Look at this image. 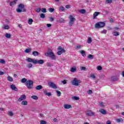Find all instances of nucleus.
I'll return each mask as SVG.
<instances>
[{
    "label": "nucleus",
    "instance_id": "obj_1",
    "mask_svg": "<svg viewBox=\"0 0 124 124\" xmlns=\"http://www.w3.org/2000/svg\"><path fill=\"white\" fill-rule=\"evenodd\" d=\"M17 13H21V12H26L27 9H25V5L22 3H20L18 5V8L16 10Z\"/></svg>",
    "mask_w": 124,
    "mask_h": 124
},
{
    "label": "nucleus",
    "instance_id": "obj_2",
    "mask_svg": "<svg viewBox=\"0 0 124 124\" xmlns=\"http://www.w3.org/2000/svg\"><path fill=\"white\" fill-rule=\"evenodd\" d=\"M26 85L29 90H31L32 89V86H33V81L31 80H28L26 82Z\"/></svg>",
    "mask_w": 124,
    "mask_h": 124
},
{
    "label": "nucleus",
    "instance_id": "obj_3",
    "mask_svg": "<svg viewBox=\"0 0 124 124\" xmlns=\"http://www.w3.org/2000/svg\"><path fill=\"white\" fill-rule=\"evenodd\" d=\"M105 26V23L103 22H99L96 23L94 25L95 29H100V28H104Z\"/></svg>",
    "mask_w": 124,
    "mask_h": 124
},
{
    "label": "nucleus",
    "instance_id": "obj_4",
    "mask_svg": "<svg viewBox=\"0 0 124 124\" xmlns=\"http://www.w3.org/2000/svg\"><path fill=\"white\" fill-rule=\"evenodd\" d=\"M45 55L46 57L49 56L50 58L53 60L54 61L56 60V56L54 55V53L51 51L50 52H47L45 54Z\"/></svg>",
    "mask_w": 124,
    "mask_h": 124
},
{
    "label": "nucleus",
    "instance_id": "obj_5",
    "mask_svg": "<svg viewBox=\"0 0 124 124\" xmlns=\"http://www.w3.org/2000/svg\"><path fill=\"white\" fill-rule=\"evenodd\" d=\"M69 18L70 19L69 26V27H72L73 25L74 24V22L76 21V18L73 17V16L71 15H70Z\"/></svg>",
    "mask_w": 124,
    "mask_h": 124
},
{
    "label": "nucleus",
    "instance_id": "obj_6",
    "mask_svg": "<svg viewBox=\"0 0 124 124\" xmlns=\"http://www.w3.org/2000/svg\"><path fill=\"white\" fill-rule=\"evenodd\" d=\"M79 83L80 82L78 81L77 78H74V80L72 81V85L73 86H79Z\"/></svg>",
    "mask_w": 124,
    "mask_h": 124
},
{
    "label": "nucleus",
    "instance_id": "obj_7",
    "mask_svg": "<svg viewBox=\"0 0 124 124\" xmlns=\"http://www.w3.org/2000/svg\"><path fill=\"white\" fill-rule=\"evenodd\" d=\"M49 86L51 87L52 89H58V87L56 86V84L54 83L53 82H49L48 83Z\"/></svg>",
    "mask_w": 124,
    "mask_h": 124
},
{
    "label": "nucleus",
    "instance_id": "obj_8",
    "mask_svg": "<svg viewBox=\"0 0 124 124\" xmlns=\"http://www.w3.org/2000/svg\"><path fill=\"white\" fill-rule=\"evenodd\" d=\"M27 98V97L26 96V95L22 94L20 96V97L18 99V101L21 102L23 101V100H25Z\"/></svg>",
    "mask_w": 124,
    "mask_h": 124
},
{
    "label": "nucleus",
    "instance_id": "obj_9",
    "mask_svg": "<svg viewBox=\"0 0 124 124\" xmlns=\"http://www.w3.org/2000/svg\"><path fill=\"white\" fill-rule=\"evenodd\" d=\"M27 62H32V63H34L35 64L36 63V60H33V59L31 58H28L26 60Z\"/></svg>",
    "mask_w": 124,
    "mask_h": 124
},
{
    "label": "nucleus",
    "instance_id": "obj_10",
    "mask_svg": "<svg viewBox=\"0 0 124 124\" xmlns=\"http://www.w3.org/2000/svg\"><path fill=\"white\" fill-rule=\"evenodd\" d=\"M86 114L87 116H93L94 115V113L91 110H87L86 112Z\"/></svg>",
    "mask_w": 124,
    "mask_h": 124
},
{
    "label": "nucleus",
    "instance_id": "obj_11",
    "mask_svg": "<svg viewBox=\"0 0 124 124\" xmlns=\"http://www.w3.org/2000/svg\"><path fill=\"white\" fill-rule=\"evenodd\" d=\"M37 63H38L39 64H43V63H44V60H36V63H35V64H37Z\"/></svg>",
    "mask_w": 124,
    "mask_h": 124
},
{
    "label": "nucleus",
    "instance_id": "obj_12",
    "mask_svg": "<svg viewBox=\"0 0 124 124\" xmlns=\"http://www.w3.org/2000/svg\"><path fill=\"white\" fill-rule=\"evenodd\" d=\"M10 88L13 90L15 91V92H17L18 91V88L15 86V85L12 84L10 86Z\"/></svg>",
    "mask_w": 124,
    "mask_h": 124
},
{
    "label": "nucleus",
    "instance_id": "obj_13",
    "mask_svg": "<svg viewBox=\"0 0 124 124\" xmlns=\"http://www.w3.org/2000/svg\"><path fill=\"white\" fill-rule=\"evenodd\" d=\"M100 14V12H95L93 15V19H95L96 18V16H98Z\"/></svg>",
    "mask_w": 124,
    "mask_h": 124
},
{
    "label": "nucleus",
    "instance_id": "obj_14",
    "mask_svg": "<svg viewBox=\"0 0 124 124\" xmlns=\"http://www.w3.org/2000/svg\"><path fill=\"white\" fill-rule=\"evenodd\" d=\"M99 112H100V113L103 114V115H106V114H107V112H106V110H105L104 109H100Z\"/></svg>",
    "mask_w": 124,
    "mask_h": 124
},
{
    "label": "nucleus",
    "instance_id": "obj_15",
    "mask_svg": "<svg viewBox=\"0 0 124 124\" xmlns=\"http://www.w3.org/2000/svg\"><path fill=\"white\" fill-rule=\"evenodd\" d=\"M63 107L65 109H70V108H71V105H67V104H64L63 105Z\"/></svg>",
    "mask_w": 124,
    "mask_h": 124
},
{
    "label": "nucleus",
    "instance_id": "obj_16",
    "mask_svg": "<svg viewBox=\"0 0 124 124\" xmlns=\"http://www.w3.org/2000/svg\"><path fill=\"white\" fill-rule=\"evenodd\" d=\"M36 90L37 91H39L40 90H42L43 89V87H42V85H38L35 87Z\"/></svg>",
    "mask_w": 124,
    "mask_h": 124
},
{
    "label": "nucleus",
    "instance_id": "obj_17",
    "mask_svg": "<svg viewBox=\"0 0 124 124\" xmlns=\"http://www.w3.org/2000/svg\"><path fill=\"white\" fill-rule=\"evenodd\" d=\"M18 0H15L13 1L10 2V6H13V5H15L16 4V1H17Z\"/></svg>",
    "mask_w": 124,
    "mask_h": 124
},
{
    "label": "nucleus",
    "instance_id": "obj_18",
    "mask_svg": "<svg viewBox=\"0 0 124 124\" xmlns=\"http://www.w3.org/2000/svg\"><path fill=\"white\" fill-rule=\"evenodd\" d=\"M80 54H81L82 57H86V51L84 50H80L79 51Z\"/></svg>",
    "mask_w": 124,
    "mask_h": 124
},
{
    "label": "nucleus",
    "instance_id": "obj_19",
    "mask_svg": "<svg viewBox=\"0 0 124 124\" xmlns=\"http://www.w3.org/2000/svg\"><path fill=\"white\" fill-rule=\"evenodd\" d=\"M88 59H90V60H93V59L94 56L92 54H89L87 56Z\"/></svg>",
    "mask_w": 124,
    "mask_h": 124
},
{
    "label": "nucleus",
    "instance_id": "obj_20",
    "mask_svg": "<svg viewBox=\"0 0 124 124\" xmlns=\"http://www.w3.org/2000/svg\"><path fill=\"white\" fill-rule=\"evenodd\" d=\"M111 80L112 81H118L119 80V78H118L117 77H111Z\"/></svg>",
    "mask_w": 124,
    "mask_h": 124
},
{
    "label": "nucleus",
    "instance_id": "obj_21",
    "mask_svg": "<svg viewBox=\"0 0 124 124\" xmlns=\"http://www.w3.org/2000/svg\"><path fill=\"white\" fill-rule=\"evenodd\" d=\"M117 123H121L124 122V119L123 118H118L116 120Z\"/></svg>",
    "mask_w": 124,
    "mask_h": 124
},
{
    "label": "nucleus",
    "instance_id": "obj_22",
    "mask_svg": "<svg viewBox=\"0 0 124 124\" xmlns=\"http://www.w3.org/2000/svg\"><path fill=\"white\" fill-rule=\"evenodd\" d=\"M59 23H64L65 22V19H63L62 18H60L59 19Z\"/></svg>",
    "mask_w": 124,
    "mask_h": 124
},
{
    "label": "nucleus",
    "instance_id": "obj_23",
    "mask_svg": "<svg viewBox=\"0 0 124 124\" xmlns=\"http://www.w3.org/2000/svg\"><path fill=\"white\" fill-rule=\"evenodd\" d=\"M32 55H33L34 56H38L39 55V53H38L37 51H34L32 52Z\"/></svg>",
    "mask_w": 124,
    "mask_h": 124
},
{
    "label": "nucleus",
    "instance_id": "obj_24",
    "mask_svg": "<svg viewBox=\"0 0 124 124\" xmlns=\"http://www.w3.org/2000/svg\"><path fill=\"white\" fill-rule=\"evenodd\" d=\"M80 13L82 14H85L86 13V10L85 9H81L78 11Z\"/></svg>",
    "mask_w": 124,
    "mask_h": 124
},
{
    "label": "nucleus",
    "instance_id": "obj_25",
    "mask_svg": "<svg viewBox=\"0 0 124 124\" xmlns=\"http://www.w3.org/2000/svg\"><path fill=\"white\" fill-rule=\"evenodd\" d=\"M7 80H8V81H9L10 82H13V78L10 76H8L7 77Z\"/></svg>",
    "mask_w": 124,
    "mask_h": 124
},
{
    "label": "nucleus",
    "instance_id": "obj_26",
    "mask_svg": "<svg viewBox=\"0 0 124 124\" xmlns=\"http://www.w3.org/2000/svg\"><path fill=\"white\" fill-rule=\"evenodd\" d=\"M5 37L6 38H11V34H9V33H6L5 35Z\"/></svg>",
    "mask_w": 124,
    "mask_h": 124
},
{
    "label": "nucleus",
    "instance_id": "obj_27",
    "mask_svg": "<svg viewBox=\"0 0 124 124\" xmlns=\"http://www.w3.org/2000/svg\"><path fill=\"white\" fill-rule=\"evenodd\" d=\"M31 98H32L33 99H34L35 100H38V97H37V96L36 95H32L31 96Z\"/></svg>",
    "mask_w": 124,
    "mask_h": 124
},
{
    "label": "nucleus",
    "instance_id": "obj_28",
    "mask_svg": "<svg viewBox=\"0 0 124 124\" xmlns=\"http://www.w3.org/2000/svg\"><path fill=\"white\" fill-rule=\"evenodd\" d=\"M31 48H28L27 49H26L25 50V53H30V52H31Z\"/></svg>",
    "mask_w": 124,
    "mask_h": 124
},
{
    "label": "nucleus",
    "instance_id": "obj_29",
    "mask_svg": "<svg viewBox=\"0 0 124 124\" xmlns=\"http://www.w3.org/2000/svg\"><path fill=\"white\" fill-rule=\"evenodd\" d=\"M70 71L71 72L74 73L76 71V67H72L70 69Z\"/></svg>",
    "mask_w": 124,
    "mask_h": 124
},
{
    "label": "nucleus",
    "instance_id": "obj_30",
    "mask_svg": "<svg viewBox=\"0 0 124 124\" xmlns=\"http://www.w3.org/2000/svg\"><path fill=\"white\" fill-rule=\"evenodd\" d=\"M59 10H60V11H64V10H65V8L63 7V6H60L59 8Z\"/></svg>",
    "mask_w": 124,
    "mask_h": 124
},
{
    "label": "nucleus",
    "instance_id": "obj_31",
    "mask_svg": "<svg viewBox=\"0 0 124 124\" xmlns=\"http://www.w3.org/2000/svg\"><path fill=\"white\" fill-rule=\"evenodd\" d=\"M22 105H28V101L25 100L21 102Z\"/></svg>",
    "mask_w": 124,
    "mask_h": 124
},
{
    "label": "nucleus",
    "instance_id": "obj_32",
    "mask_svg": "<svg viewBox=\"0 0 124 124\" xmlns=\"http://www.w3.org/2000/svg\"><path fill=\"white\" fill-rule=\"evenodd\" d=\"M27 81L26 78H23L20 80V82H21V83H27Z\"/></svg>",
    "mask_w": 124,
    "mask_h": 124
},
{
    "label": "nucleus",
    "instance_id": "obj_33",
    "mask_svg": "<svg viewBox=\"0 0 124 124\" xmlns=\"http://www.w3.org/2000/svg\"><path fill=\"white\" fill-rule=\"evenodd\" d=\"M113 34L114 36H118V35H120V33L118 31H115L113 33Z\"/></svg>",
    "mask_w": 124,
    "mask_h": 124
},
{
    "label": "nucleus",
    "instance_id": "obj_34",
    "mask_svg": "<svg viewBox=\"0 0 124 124\" xmlns=\"http://www.w3.org/2000/svg\"><path fill=\"white\" fill-rule=\"evenodd\" d=\"M32 22H33V20L31 18H30L28 20V23L29 25H31V24H32Z\"/></svg>",
    "mask_w": 124,
    "mask_h": 124
},
{
    "label": "nucleus",
    "instance_id": "obj_35",
    "mask_svg": "<svg viewBox=\"0 0 124 124\" xmlns=\"http://www.w3.org/2000/svg\"><path fill=\"white\" fill-rule=\"evenodd\" d=\"M40 18H42V19H44L45 18V15L43 13H42L40 15Z\"/></svg>",
    "mask_w": 124,
    "mask_h": 124
},
{
    "label": "nucleus",
    "instance_id": "obj_36",
    "mask_svg": "<svg viewBox=\"0 0 124 124\" xmlns=\"http://www.w3.org/2000/svg\"><path fill=\"white\" fill-rule=\"evenodd\" d=\"M56 93H57V96H61V94H62V93H61V92L58 90H56Z\"/></svg>",
    "mask_w": 124,
    "mask_h": 124
},
{
    "label": "nucleus",
    "instance_id": "obj_37",
    "mask_svg": "<svg viewBox=\"0 0 124 124\" xmlns=\"http://www.w3.org/2000/svg\"><path fill=\"white\" fill-rule=\"evenodd\" d=\"M41 11L43 13H46L47 11H46V8H43L41 9Z\"/></svg>",
    "mask_w": 124,
    "mask_h": 124
},
{
    "label": "nucleus",
    "instance_id": "obj_38",
    "mask_svg": "<svg viewBox=\"0 0 124 124\" xmlns=\"http://www.w3.org/2000/svg\"><path fill=\"white\" fill-rule=\"evenodd\" d=\"M72 99H74V100H79V97L77 96L72 97Z\"/></svg>",
    "mask_w": 124,
    "mask_h": 124
},
{
    "label": "nucleus",
    "instance_id": "obj_39",
    "mask_svg": "<svg viewBox=\"0 0 124 124\" xmlns=\"http://www.w3.org/2000/svg\"><path fill=\"white\" fill-rule=\"evenodd\" d=\"M8 115H9V116H10L11 117H12L13 116H14V114L13 112H12V111H9Z\"/></svg>",
    "mask_w": 124,
    "mask_h": 124
},
{
    "label": "nucleus",
    "instance_id": "obj_40",
    "mask_svg": "<svg viewBox=\"0 0 124 124\" xmlns=\"http://www.w3.org/2000/svg\"><path fill=\"white\" fill-rule=\"evenodd\" d=\"M3 29H4V30H9V26H8V25H5L4 26Z\"/></svg>",
    "mask_w": 124,
    "mask_h": 124
},
{
    "label": "nucleus",
    "instance_id": "obj_41",
    "mask_svg": "<svg viewBox=\"0 0 124 124\" xmlns=\"http://www.w3.org/2000/svg\"><path fill=\"white\" fill-rule=\"evenodd\" d=\"M48 11H49V12L53 13V11H55V9L52 8H50L49 9H48Z\"/></svg>",
    "mask_w": 124,
    "mask_h": 124
},
{
    "label": "nucleus",
    "instance_id": "obj_42",
    "mask_svg": "<svg viewBox=\"0 0 124 124\" xmlns=\"http://www.w3.org/2000/svg\"><path fill=\"white\" fill-rule=\"evenodd\" d=\"M93 41L92 40V38H91V37H89V38H88V40H87V42H88V43H92V42Z\"/></svg>",
    "mask_w": 124,
    "mask_h": 124
},
{
    "label": "nucleus",
    "instance_id": "obj_43",
    "mask_svg": "<svg viewBox=\"0 0 124 124\" xmlns=\"http://www.w3.org/2000/svg\"><path fill=\"white\" fill-rule=\"evenodd\" d=\"M46 65H47V67H52V66H53V65H52V64H51V63H47Z\"/></svg>",
    "mask_w": 124,
    "mask_h": 124
},
{
    "label": "nucleus",
    "instance_id": "obj_44",
    "mask_svg": "<svg viewBox=\"0 0 124 124\" xmlns=\"http://www.w3.org/2000/svg\"><path fill=\"white\" fill-rule=\"evenodd\" d=\"M28 68H31L32 67V65L31 63H29L27 65Z\"/></svg>",
    "mask_w": 124,
    "mask_h": 124
},
{
    "label": "nucleus",
    "instance_id": "obj_45",
    "mask_svg": "<svg viewBox=\"0 0 124 124\" xmlns=\"http://www.w3.org/2000/svg\"><path fill=\"white\" fill-rule=\"evenodd\" d=\"M41 11V9L40 8H37L36 10V12L39 13V12H40Z\"/></svg>",
    "mask_w": 124,
    "mask_h": 124
},
{
    "label": "nucleus",
    "instance_id": "obj_46",
    "mask_svg": "<svg viewBox=\"0 0 124 124\" xmlns=\"http://www.w3.org/2000/svg\"><path fill=\"white\" fill-rule=\"evenodd\" d=\"M76 48L78 49H81V48H82V46L80 45H78L76 46Z\"/></svg>",
    "mask_w": 124,
    "mask_h": 124
},
{
    "label": "nucleus",
    "instance_id": "obj_47",
    "mask_svg": "<svg viewBox=\"0 0 124 124\" xmlns=\"http://www.w3.org/2000/svg\"><path fill=\"white\" fill-rule=\"evenodd\" d=\"M87 93L88 94H92V93H93V91L89 90L87 91Z\"/></svg>",
    "mask_w": 124,
    "mask_h": 124
},
{
    "label": "nucleus",
    "instance_id": "obj_48",
    "mask_svg": "<svg viewBox=\"0 0 124 124\" xmlns=\"http://www.w3.org/2000/svg\"><path fill=\"white\" fill-rule=\"evenodd\" d=\"M106 3H112V0H106Z\"/></svg>",
    "mask_w": 124,
    "mask_h": 124
},
{
    "label": "nucleus",
    "instance_id": "obj_49",
    "mask_svg": "<svg viewBox=\"0 0 124 124\" xmlns=\"http://www.w3.org/2000/svg\"><path fill=\"white\" fill-rule=\"evenodd\" d=\"M86 69H87V68H86L85 67L82 66V67H80V70L81 71H83V70L85 71V70H86Z\"/></svg>",
    "mask_w": 124,
    "mask_h": 124
},
{
    "label": "nucleus",
    "instance_id": "obj_50",
    "mask_svg": "<svg viewBox=\"0 0 124 124\" xmlns=\"http://www.w3.org/2000/svg\"><path fill=\"white\" fill-rule=\"evenodd\" d=\"M99 105L100 107H104V104H103V103L102 102L99 103Z\"/></svg>",
    "mask_w": 124,
    "mask_h": 124
},
{
    "label": "nucleus",
    "instance_id": "obj_51",
    "mask_svg": "<svg viewBox=\"0 0 124 124\" xmlns=\"http://www.w3.org/2000/svg\"><path fill=\"white\" fill-rule=\"evenodd\" d=\"M90 77L91 78H93V79H94V78H95V76L94 75V74H92L90 75Z\"/></svg>",
    "mask_w": 124,
    "mask_h": 124
},
{
    "label": "nucleus",
    "instance_id": "obj_52",
    "mask_svg": "<svg viewBox=\"0 0 124 124\" xmlns=\"http://www.w3.org/2000/svg\"><path fill=\"white\" fill-rule=\"evenodd\" d=\"M97 69V70H101L102 69V67H101V66H98Z\"/></svg>",
    "mask_w": 124,
    "mask_h": 124
},
{
    "label": "nucleus",
    "instance_id": "obj_53",
    "mask_svg": "<svg viewBox=\"0 0 124 124\" xmlns=\"http://www.w3.org/2000/svg\"><path fill=\"white\" fill-rule=\"evenodd\" d=\"M0 63L4 64V63H5V61H4V60L1 59V60H0Z\"/></svg>",
    "mask_w": 124,
    "mask_h": 124
},
{
    "label": "nucleus",
    "instance_id": "obj_54",
    "mask_svg": "<svg viewBox=\"0 0 124 124\" xmlns=\"http://www.w3.org/2000/svg\"><path fill=\"white\" fill-rule=\"evenodd\" d=\"M45 95H47V96H51V95H52V94L51 93H46Z\"/></svg>",
    "mask_w": 124,
    "mask_h": 124
},
{
    "label": "nucleus",
    "instance_id": "obj_55",
    "mask_svg": "<svg viewBox=\"0 0 124 124\" xmlns=\"http://www.w3.org/2000/svg\"><path fill=\"white\" fill-rule=\"evenodd\" d=\"M40 124H46V121L42 120L40 122Z\"/></svg>",
    "mask_w": 124,
    "mask_h": 124
},
{
    "label": "nucleus",
    "instance_id": "obj_56",
    "mask_svg": "<svg viewBox=\"0 0 124 124\" xmlns=\"http://www.w3.org/2000/svg\"><path fill=\"white\" fill-rule=\"evenodd\" d=\"M107 32V31H106V30L101 31V33H104L105 34H106Z\"/></svg>",
    "mask_w": 124,
    "mask_h": 124
},
{
    "label": "nucleus",
    "instance_id": "obj_57",
    "mask_svg": "<svg viewBox=\"0 0 124 124\" xmlns=\"http://www.w3.org/2000/svg\"><path fill=\"white\" fill-rule=\"evenodd\" d=\"M46 27L47 28H51V27H52V24H46Z\"/></svg>",
    "mask_w": 124,
    "mask_h": 124
},
{
    "label": "nucleus",
    "instance_id": "obj_58",
    "mask_svg": "<svg viewBox=\"0 0 124 124\" xmlns=\"http://www.w3.org/2000/svg\"><path fill=\"white\" fill-rule=\"evenodd\" d=\"M62 54V53L61 51L57 52V55H58V56H61Z\"/></svg>",
    "mask_w": 124,
    "mask_h": 124
},
{
    "label": "nucleus",
    "instance_id": "obj_59",
    "mask_svg": "<svg viewBox=\"0 0 124 124\" xmlns=\"http://www.w3.org/2000/svg\"><path fill=\"white\" fill-rule=\"evenodd\" d=\"M65 8L67 9H69V8H70V5H66L65 6Z\"/></svg>",
    "mask_w": 124,
    "mask_h": 124
},
{
    "label": "nucleus",
    "instance_id": "obj_60",
    "mask_svg": "<svg viewBox=\"0 0 124 124\" xmlns=\"http://www.w3.org/2000/svg\"><path fill=\"white\" fill-rule=\"evenodd\" d=\"M43 92L46 95V93H47V90H46V89H43Z\"/></svg>",
    "mask_w": 124,
    "mask_h": 124
},
{
    "label": "nucleus",
    "instance_id": "obj_61",
    "mask_svg": "<svg viewBox=\"0 0 124 124\" xmlns=\"http://www.w3.org/2000/svg\"><path fill=\"white\" fill-rule=\"evenodd\" d=\"M61 83H62V84H66V80H62L61 81Z\"/></svg>",
    "mask_w": 124,
    "mask_h": 124
},
{
    "label": "nucleus",
    "instance_id": "obj_62",
    "mask_svg": "<svg viewBox=\"0 0 124 124\" xmlns=\"http://www.w3.org/2000/svg\"><path fill=\"white\" fill-rule=\"evenodd\" d=\"M60 51L62 52V53H65V50H64V49L63 48H62V49H61Z\"/></svg>",
    "mask_w": 124,
    "mask_h": 124
},
{
    "label": "nucleus",
    "instance_id": "obj_63",
    "mask_svg": "<svg viewBox=\"0 0 124 124\" xmlns=\"http://www.w3.org/2000/svg\"><path fill=\"white\" fill-rule=\"evenodd\" d=\"M111 122L110 121H107L106 122V124H111Z\"/></svg>",
    "mask_w": 124,
    "mask_h": 124
},
{
    "label": "nucleus",
    "instance_id": "obj_64",
    "mask_svg": "<svg viewBox=\"0 0 124 124\" xmlns=\"http://www.w3.org/2000/svg\"><path fill=\"white\" fill-rule=\"evenodd\" d=\"M4 74V73L3 72L1 71H0V75H3Z\"/></svg>",
    "mask_w": 124,
    "mask_h": 124
}]
</instances>
